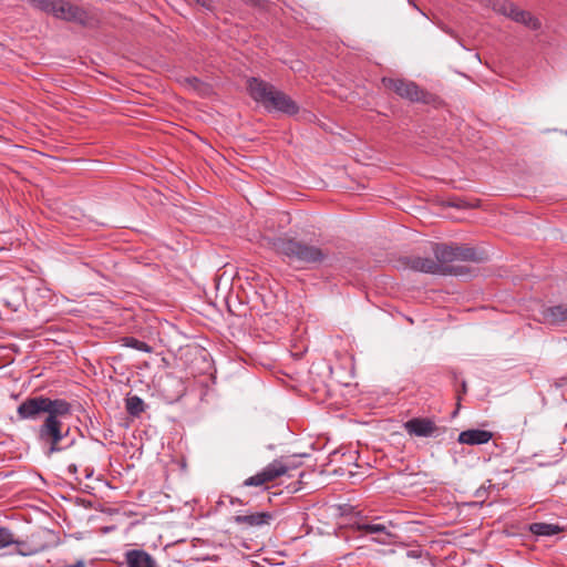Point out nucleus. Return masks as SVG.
Instances as JSON below:
<instances>
[{"label": "nucleus", "instance_id": "nucleus-1", "mask_svg": "<svg viewBox=\"0 0 567 567\" xmlns=\"http://www.w3.org/2000/svg\"><path fill=\"white\" fill-rule=\"evenodd\" d=\"M71 414V404L63 400L47 415L38 430V440L45 447V455L51 456L71 447L74 439L69 440L70 427L64 426L63 420Z\"/></svg>", "mask_w": 567, "mask_h": 567}, {"label": "nucleus", "instance_id": "nucleus-2", "mask_svg": "<svg viewBox=\"0 0 567 567\" xmlns=\"http://www.w3.org/2000/svg\"><path fill=\"white\" fill-rule=\"evenodd\" d=\"M265 246L299 264H315L324 259L326 254L317 246L292 238L265 237Z\"/></svg>", "mask_w": 567, "mask_h": 567}, {"label": "nucleus", "instance_id": "nucleus-3", "mask_svg": "<svg viewBox=\"0 0 567 567\" xmlns=\"http://www.w3.org/2000/svg\"><path fill=\"white\" fill-rule=\"evenodd\" d=\"M248 90L250 96L267 110H275L288 115H295L299 111V106L290 96L257 78L248 80Z\"/></svg>", "mask_w": 567, "mask_h": 567}, {"label": "nucleus", "instance_id": "nucleus-4", "mask_svg": "<svg viewBox=\"0 0 567 567\" xmlns=\"http://www.w3.org/2000/svg\"><path fill=\"white\" fill-rule=\"evenodd\" d=\"M437 264L442 266V274L446 271V264L453 261H480L476 251L467 246L435 245L433 249Z\"/></svg>", "mask_w": 567, "mask_h": 567}, {"label": "nucleus", "instance_id": "nucleus-5", "mask_svg": "<svg viewBox=\"0 0 567 567\" xmlns=\"http://www.w3.org/2000/svg\"><path fill=\"white\" fill-rule=\"evenodd\" d=\"M62 401L61 399L51 400L43 395L29 398L18 406L17 413L20 420H35L42 413L51 414Z\"/></svg>", "mask_w": 567, "mask_h": 567}, {"label": "nucleus", "instance_id": "nucleus-6", "mask_svg": "<svg viewBox=\"0 0 567 567\" xmlns=\"http://www.w3.org/2000/svg\"><path fill=\"white\" fill-rule=\"evenodd\" d=\"M493 10L512 20L523 23L530 29H538L540 27L539 21L534 18L529 12L520 10L512 2H497L493 4Z\"/></svg>", "mask_w": 567, "mask_h": 567}, {"label": "nucleus", "instance_id": "nucleus-7", "mask_svg": "<svg viewBox=\"0 0 567 567\" xmlns=\"http://www.w3.org/2000/svg\"><path fill=\"white\" fill-rule=\"evenodd\" d=\"M288 472V467L281 461H274L262 468L257 474L248 477L245 482V486H261L269 483L277 477L285 475Z\"/></svg>", "mask_w": 567, "mask_h": 567}, {"label": "nucleus", "instance_id": "nucleus-8", "mask_svg": "<svg viewBox=\"0 0 567 567\" xmlns=\"http://www.w3.org/2000/svg\"><path fill=\"white\" fill-rule=\"evenodd\" d=\"M382 82L388 89L410 101H421L424 97V92L414 82L385 78Z\"/></svg>", "mask_w": 567, "mask_h": 567}, {"label": "nucleus", "instance_id": "nucleus-9", "mask_svg": "<svg viewBox=\"0 0 567 567\" xmlns=\"http://www.w3.org/2000/svg\"><path fill=\"white\" fill-rule=\"evenodd\" d=\"M52 17L69 22H76L80 24H87V13L65 0H58Z\"/></svg>", "mask_w": 567, "mask_h": 567}, {"label": "nucleus", "instance_id": "nucleus-10", "mask_svg": "<svg viewBox=\"0 0 567 567\" xmlns=\"http://www.w3.org/2000/svg\"><path fill=\"white\" fill-rule=\"evenodd\" d=\"M410 435L431 437L436 431L435 423L430 419L414 417L403 424Z\"/></svg>", "mask_w": 567, "mask_h": 567}, {"label": "nucleus", "instance_id": "nucleus-11", "mask_svg": "<svg viewBox=\"0 0 567 567\" xmlns=\"http://www.w3.org/2000/svg\"><path fill=\"white\" fill-rule=\"evenodd\" d=\"M493 433L481 429H470L458 434V443L467 445H481L488 443Z\"/></svg>", "mask_w": 567, "mask_h": 567}, {"label": "nucleus", "instance_id": "nucleus-12", "mask_svg": "<svg viewBox=\"0 0 567 567\" xmlns=\"http://www.w3.org/2000/svg\"><path fill=\"white\" fill-rule=\"evenodd\" d=\"M125 557L128 567H158L154 558L144 550H128Z\"/></svg>", "mask_w": 567, "mask_h": 567}, {"label": "nucleus", "instance_id": "nucleus-13", "mask_svg": "<svg viewBox=\"0 0 567 567\" xmlns=\"http://www.w3.org/2000/svg\"><path fill=\"white\" fill-rule=\"evenodd\" d=\"M410 268L425 274H442V266L432 258L413 257L410 260Z\"/></svg>", "mask_w": 567, "mask_h": 567}, {"label": "nucleus", "instance_id": "nucleus-14", "mask_svg": "<svg viewBox=\"0 0 567 567\" xmlns=\"http://www.w3.org/2000/svg\"><path fill=\"white\" fill-rule=\"evenodd\" d=\"M543 319L548 324H561L567 321V305H558L544 309Z\"/></svg>", "mask_w": 567, "mask_h": 567}, {"label": "nucleus", "instance_id": "nucleus-15", "mask_svg": "<svg viewBox=\"0 0 567 567\" xmlns=\"http://www.w3.org/2000/svg\"><path fill=\"white\" fill-rule=\"evenodd\" d=\"M358 529L365 532L368 534H378L380 537L374 538L375 542L380 544H388L389 539L393 536L389 530L388 526L384 524H371V523H364L359 524Z\"/></svg>", "mask_w": 567, "mask_h": 567}, {"label": "nucleus", "instance_id": "nucleus-16", "mask_svg": "<svg viewBox=\"0 0 567 567\" xmlns=\"http://www.w3.org/2000/svg\"><path fill=\"white\" fill-rule=\"evenodd\" d=\"M271 516L268 513H255L250 515H237L234 517L235 523L248 526H262L269 524Z\"/></svg>", "mask_w": 567, "mask_h": 567}, {"label": "nucleus", "instance_id": "nucleus-17", "mask_svg": "<svg viewBox=\"0 0 567 567\" xmlns=\"http://www.w3.org/2000/svg\"><path fill=\"white\" fill-rule=\"evenodd\" d=\"M528 530L536 536H554L563 530L557 524L533 523L528 525Z\"/></svg>", "mask_w": 567, "mask_h": 567}, {"label": "nucleus", "instance_id": "nucleus-18", "mask_svg": "<svg viewBox=\"0 0 567 567\" xmlns=\"http://www.w3.org/2000/svg\"><path fill=\"white\" fill-rule=\"evenodd\" d=\"M28 2L32 8L52 16L58 0H28Z\"/></svg>", "mask_w": 567, "mask_h": 567}, {"label": "nucleus", "instance_id": "nucleus-19", "mask_svg": "<svg viewBox=\"0 0 567 567\" xmlns=\"http://www.w3.org/2000/svg\"><path fill=\"white\" fill-rule=\"evenodd\" d=\"M126 410L133 416H138L144 411V402L137 396H130L126 399Z\"/></svg>", "mask_w": 567, "mask_h": 567}, {"label": "nucleus", "instance_id": "nucleus-20", "mask_svg": "<svg viewBox=\"0 0 567 567\" xmlns=\"http://www.w3.org/2000/svg\"><path fill=\"white\" fill-rule=\"evenodd\" d=\"M16 544L22 545V542L14 538L12 532L6 527H0V548L8 547L9 545Z\"/></svg>", "mask_w": 567, "mask_h": 567}, {"label": "nucleus", "instance_id": "nucleus-21", "mask_svg": "<svg viewBox=\"0 0 567 567\" xmlns=\"http://www.w3.org/2000/svg\"><path fill=\"white\" fill-rule=\"evenodd\" d=\"M124 344L128 348L136 349L142 352L150 353L152 352V347L148 346L146 342L137 340L133 337L124 338Z\"/></svg>", "mask_w": 567, "mask_h": 567}, {"label": "nucleus", "instance_id": "nucleus-22", "mask_svg": "<svg viewBox=\"0 0 567 567\" xmlns=\"http://www.w3.org/2000/svg\"><path fill=\"white\" fill-rule=\"evenodd\" d=\"M24 543H22V545H20V547L18 548L17 553L21 556H30V555H33V554H37L40 551L39 548H24Z\"/></svg>", "mask_w": 567, "mask_h": 567}, {"label": "nucleus", "instance_id": "nucleus-23", "mask_svg": "<svg viewBox=\"0 0 567 567\" xmlns=\"http://www.w3.org/2000/svg\"><path fill=\"white\" fill-rule=\"evenodd\" d=\"M69 567H84L83 563L82 561H78L76 564L74 565H71Z\"/></svg>", "mask_w": 567, "mask_h": 567}, {"label": "nucleus", "instance_id": "nucleus-24", "mask_svg": "<svg viewBox=\"0 0 567 567\" xmlns=\"http://www.w3.org/2000/svg\"><path fill=\"white\" fill-rule=\"evenodd\" d=\"M462 386H463V391H465L466 390V383L463 382Z\"/></svg>", "mask_w": 567, "mask_h": 567}, {"label": "nucleus", "instance_id": "nucleus-25", "mask_svg": "<svg viewBox=\"0 0 567 567\" xmlns=\"http://www.w3.org/2000/svg\"><path fill=\"white\" fill-rule=\"evenodd\" d=\"M70 470L76 471L75 465H71V466H70Z\"/></svg>", "mask_w": 567, "mask_h": 567}]
</instances>
